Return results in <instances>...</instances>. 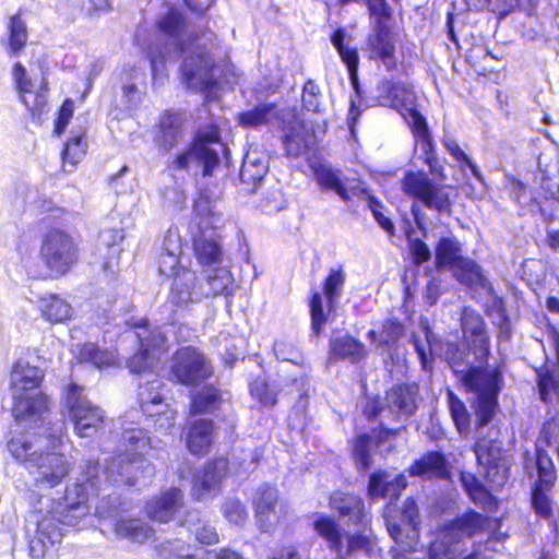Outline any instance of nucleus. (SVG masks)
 Masks as SVG:
<instances>
[{"mask_svg":"<svg viewBox=\"0 0 559 559\" xmlns=\"http://www.w3.org/2000/svg\"><path fill=\"white\" fill-rule=\"evenodd\" d=\"M98 460H91L83 469V479L66 486L63 495L53 501L43 514L29 540V555L33 559H58L62 532L60 525L74 526L87 516L90 501L99 495Z\"/></svg>","mask_w":559,"mask_h":559,"instance_id":"obj_1","label":"nucleus"},{"mask_svg":"<svg viewBox=\"0 0 559 559\" xmlns=\"http://www.w3.org/2000/svg\"><path fill=\"white\" fill-rule=\"evenodd\" d=\"M80 237L61 227H51L40 238L38 258L46 273L33 270V276L40 280L59 278L67 275L80 260ZM32 272V266H29Z\"/></svg>","mask_w":559,"mask_h":559,"instance_id":"obj_2","label":"nucleus"},{"mask_svg":"<svg viewBox=\"0 0 559 559\" xmlns=\"http://www.w3.org/2000/svg\"><path fill=\"white\" fill-rule=\"evenodd\" d=\"M221 295H231L227 276L221 275L219 271L214 269L204 277H200L197 271L188 266L180 269L179 273L173 276L167 301L175 309H185L200 300Z\"/></svg>","mask_w":559,"mask_h":559,"instance_id":"obj_3","label":"nucleus"},{"mask_svg":"<svg viewBox=\"0 0 559 559\" xmlns=\"http://www.w3.org/2000/svg\"><path fill=\"white\" fill-rule=\"evenodd\" d=\"M460 381L466 392L477 395L476 428L488 425L493 419L499 406L498 395L503 382L501 370L471 366L462 373Z\"/></svg>","mask_w":559,"mask_h":559,"instance_id":"obj_4","label":"nucleus"},{"mask_svg":"<svg viewBox=\"0 0 559 559\" xmlns=\"http://www.w3.org/2000/svg\"><path fill=\"white\" fill-rule=\"evenodd\" d=\"M346 284L343 266L330 269L321 282V290L311 289L308 296L311 335L319 337L325 325L334 321Z\"/></svg>","mask_w":559,"mask_h":559,"instance_id":"obj_5","label":"nucleus"},{"mask_svg":"<svg viewBox=\"0 0 559 559\" xmlns=\"http://www.w3.org/2000/svg\"><path fill=\"white\" fill-rule=\"evenodd\" d=\"M488 524V516L472 509L445 522L429 544L428 559H455L454 546L483 533Z\"/></svg>","mask_w":559,"mask_h":559,"instance_id":"obj_6","label":"nucleus"},{"mask_svg":"<svg viewBox=\"0 0 559 559\" xmlns=\"http://www.w3.org/2000/svg\"><path fill=\"white\" fill-rule=\"evenodd\" d=\"M401 190L414 203L438 214H450L453 200L450 186L439 183L423 169L406 170L400 181Z\"/></svg>","mask_w":559,"mask_h":559,"instance_id":"obj_7","label":"nucleus"},{"mask_svg":"<svg viewBox=\"0 0 559 559\" xmlns=\"http://www.w3.org/2000/svg\"><path fill=\"white\" fill-rule=\"evenodd\" d=\"M64 431L61 429L58 433L48 436L50 448L39 450L38 454L27 465L29 474H35L33 485L39 490L52 489L69 476L71 472V463L66 454L56 449L63 443Z\"/></svg>","mask_w":559,"mask_h":559,"instance_id":"obj_8","label":"nucleus"},{"mask_svg":"<svg viewBox=\"0 0 559 559\" xmlns=\"http://www.w3.org/2000/svg\"><path fill=\"white\" fill-rule=\"evenodd\" d=\"M534 466L536 478L531 487V508L537 519L549 521L555 516L554 489L558 480L557 469L548 452L539 447L534 452Z\"/></svg>","mask_w":559,"mask_h":559,"instance_id":"obj_9","label":"nucleus"},{"mask_svg":"<svg viewBox=\"0 0 559 559\" xmlns=\"http://www.w3.org/2000/svg\"><path fill=\"white\" fill-rule=\"evenodd\" d=\"M476 463L483 467V477L493 490L501 489L509 480L511 461L502 440L478 436L472 445Z\"/></svg>","mask_w":559,"mask_h":559,"instance_id":"obj_10","label":"nucleus"},{"mask_svg":"<svg viewBox=\"0 0 559 559\" xmlns=\"http://www.w3.org/2000/svg\"><path fill=\"white\" fill-rule=\"evenodd\" d=\"M214 374L215 368L211 358L200 347L186 345L173 353L169 378L174 383L197 386Z\"/></svg>","mask_w":559,"mask_h":559,"instance_id":"obj_11","label":"nucleus"},{"mask_svg":"<svg viewBox=\"0 0 559 559\" xmlns=\"http://www.w3.org/2000/svg\"><path fill=\"white\" fill-rule=\"evenodd\" d=\"M132 328L144 329L138 333V349L128 358L127 367L133 373H142L153 368L169 350L165 332L157 326H150L147 318H141L131 323Z\"/></svg>","mask_w":559,"mask_h":559,"instance_id":"obj_12","label":"nucleus"},{"mask_svg":"<svg viewBox=\"0 0 559 559\" xmlns=\"http://www.w3.org/2000/svg\"><path fill=\"white\" fill-rule=\"evenodd\" d=\"M83 392L84 388L74 382L69 383L63 392V402L73 421L74 431L81 438L96 433L106 421L105 412L87 400Z\"/></svg>","mask_w":559,"mask_h":559,"instance_id":"obj_13","label":"nucleus"},{"mask_svg":"<svg viewBox=\"0 0 559 559\" xmlns=\"http://www.w3.org/2000/svg\"><path fill=\"white\" fill-rule=\"evenodd\" d=\"M215 69L216 61L212 51L204 46L198 47L182 59L179 67L180 81L186 87L204 93L206 100H210L219 86L214 75Z\"/></svg>","mask_w":559,"mask_h":559,"instance_id":"obj_14","label":"nucleus"},{"mask_svg":"<svg viewBox=\"0 0 559 559\" xmlns=\"http://www.w3.org/2000/svg\"><path fill=\"white\" fill-rule=\"evenodd\" d=\"M12 75L19 100L25 106L32 120L40 123L43 116L48 112V80L41 78L39 85L35 88L33 80L21 62L13 64Z\"/></svg>","mask_w":559,"mask_h":559,"instance_id":"obj_15","label":"nucleus"},{"mask_svg":"<svg viewBox=\"0 0 559 559\" xmlns=\"http://www.w3.org/2000/svg\"><path fill=\"white\" fill-rule=\"evenodd\" d=\"M251 506L260 533H274L281 519L287 514V506L281 502L277 487L270 483H263L255 488Z\"/></svg>","mask_w":559,"mask_h":559,"instance_id":"obj_16","label":"nucleus"},{"mask_svg":"<svg viewBox=\"0 0 559 559\" xmlns=\"http://www.w3.org/2000/svg\"><path fill=\"white\" fill-rule=\"evenodd\" d=\"M461 330L463 342L475 360L487 364L490 357L491 344L487 323L484 317L471 307H464L461 312Z\"/></svg>","mask_w":559,"mask_h":559,"instance_id":"obj_17","label":"nucleus"},{"mask_svg":"<svg viewBox=\"0 0 559 559\" xmlns=\"http://www.w3.org/2000/svg\"><path fill=\"white\" fill-rule=\"evenodd\" d=\"M400 114L406 121L416 142L420 144V148L424 155L423 160L424 164L428 166L429 173L431 175L437 174L441 180H444V168L438 163L435 140L426 117L415 106L406 107Z\"/></svg>","mask_w":559,"mask_h":559,"instance_id":"obj_18","label":"nucleus"},{"mask_svg":"<svg viewBox=\"0 0 559 559\" xmlns=\"http://www.w3.org/2000/svg\"><path fill=\"white\" fill-rule=\"evenodd\" d=\"M229 461L225 455L213 456L205 461L194 474L191 483V496L201 501L212 491H218L222 480L228 475Z\"/></svg>","mask_w":559,"mask_h":559,"instance_id":"obj_19","label":"nucleus"},{"mask_svg":"<svg viewBox=\"0 0 559 559\" xmlns=\"http://www.w3.org/2000/svg\"><path fill=\"white\" fill-rule=\"evenodd\" d=\"M217 429L214 419L209 417L187 421L183 435L187 451L195 457L206 456L215 443Z\"/></svg>","mask_w":559,"mask_h":559,"instance_id":"obj_20","label":"nucleus"},{"mask_svg":"<svg viewBox=\"0 0 559 559\" xmlns=\"http://www.w3.org/2000/svg\"><path fill=\"white\" fill-rule=\"evenodd\" d=\"M367 58L381 62L388 72L397 70L396 45L394 32L389 28H371L365 40Z\"/></svg>","mask_w":559,"mask_h":559,"instance_id":"obj_21","label":"nucleus"},{"mask_svg":"<svg viewBox=\"0 0 559 559\" xmlns=\"http://www.w3.org/2000/svg\"><path fill=\"white\" fill-rule=\"evenodd\" d=\"M185 115L178 109H164L158 115L153 134L155 146L164 154L169 153L182 139Z\"/></svg>","mask_w":559,"mask_h":559,"instance_id":"obj_22","label":"nucleus"},{"mask_svg":"<svg viewBox=\"0 0 559 559\" xmlns=\"http://www.w3.org/2000/svg\"><path fill=\"white\" fill-rule=\"evenodd\" d=\"M407 473L426 480H447L451 478V465L442 451L430 450L415 459Z\"/></svg>","mask_w":559,"mask_h":559,"instance_id":"obj_23","label":"nucleus"},{"mask_svg":"<svg viewBox=\"0 0 559 559\" xmlns=\"http://www.w3.org/2000/svg\"><path fill=\"white\" fill-rule=\"evenodd\" d=\"M159 386L160 383L155 386L154 382H147L140 386L138 392L139 405L141 411L147 417L157 416L155 421L156 426H164L163 424H158L159 417L163 415L166 419L165 427L170 428L175 425L178 413L176 409L171 408L168 404L165 403L163 394L157 390Z\"/></svg>","mask_w":559,"mask_h":559,"instance_id":"obj_24","label":"nucleus"},{"mask_svg":"<svg viewBox=\"0 0 559 559\" xmlns=\"http://www.w3.org/2000/svg\"><path fill=\"white\" fill-rule=\"evenodd\" d=\"M191 548L186 540L175 538L162 543L159 552L165 559H245L240 552L227 546L206 549L200 558L192 554Z\"/></svg>","mask_w":559,"mask_h":559,"instance_id":"obj_25","label":"nucleus"},{"mask_svg":"<svg viewBox=\"0 0 559 559\" xmlns=\"http://www.w3.org/2000/svg\"><path fill=\"white\" fill-rule=\"evenodd\" d=\"M331 510L340 518L347 519L348 523L365 525L367 511L364 499L355 493L344 490H334L329 496Z\"/></svg>","mask_w":559,"mask_h":559,"instance_id":"obj_26","label":"nucleus"},{"mask_svg":"<svg viewBox=\"0 0 559 559\" xmlns=\"http://www.w3.org/2000/svg\"><path fill=\"white\" fill-rule=\"evenodd\" d=\"M419 388L415 382L395 383L385 391V408L394 414V419L396 420L402 416L411 417L417 409L416 400Z\"/></svg>","mask_w":559,"mask_h":559,"instance_id":"obj_27","label":"nucleus"},{"mask_svg":"<svg viewBox=\"0 0 559 559\" xmlns=\"http://www.w3.org/2000/svg\"><path fill=\"white\" fill-rule=\"evenodd\" d=\"M183 504V491L178 487H169L146 502V512L151 520L167 523L175 519Z\"/></svg>","mask_w":559,"mask_h":559,"instance_id":"obj_28","label":"nucleus"},{"mask_svg":"<svg viewBox=\"0 0 559 559\" xmlns=\"http://www.w3.org/2000/svg\"><path fill=\"white\" fill-rule=\"evenodd\" d=\"M152 449V439L147 432L139 427L127 428L119 438V456L122 462L140 463Z\"/></svg>","mask_w":559,"mask_h":559,"instance_id":"obj_29","label":"nucleus"},{"mask_svg":"<svg viewBox=\"0 0 559 559\" xmlns=\"http://www.w3.org/2000/svg\"><path fill=\"white\" fill-rule=\"evenodd\" d=\"M369 356L366 345L349 333L333 337L329 343V360L332 362L348 361L358 365Z\"/></svg>","mask_w":559,"mask_h":559,"instance_id":"obj_30","label":"nucleus"},{"mask_svg":"<svg viewBox=\"0 0 559 559\" xmlns=\"http://www.w3.org/2000/svg\"><path fill=\"white\" fill-rule=\"evenodd\" d=\"M50 397L43 391L20 392L12 395V414L16 420L40 417L50 409Z\"/></svg>","mask_w":559,"mask_h":559,"instance_id":"obj_31","label":"nucleus"},{"mask_svg":"<svg viewBox=\"0 0 559 559\" xmlns=\"http://www.w3.org/2000/svg\"><path fill=\"white\" fill-rule=\"evenodd\" d=\"M191 248L198 264L202 267L223 261L224 250L219 235L207 236L203 230H199L191 237Z\"/></svg>","mask_w":559,"mask_h":559,"instance_id":"obj_32","label":"nucleus"},{"mask_svg":"<svg viewBox=\"0 0 559 559\" xmlns=\"http://www.w3.org/2000/svg\"><path fill=\"white\" fill-rule=\"evenodd\" d=\"M10 376V386L14 390V393L39 389L45 379V372L41 368L31 365L23 358H19L13 362Z\"/></svg>","mask_w":559,"mask_h":559,"instance_id":"obj_33","label":"nucleus"},{"mask_svg":"<svg viewBox=\"0 0 559 559\" xmlns=\"http://www.w3.org/2000/svg\"><path fill=\"white\" fill-rule=\"evenodd\" d=\"M223 390L214 383H204L189 397V414L202 416L217 413L223 404Z\"/></svg>","mask_w":559,"mask_h":559,"instance_id":"obj_34","label":"nucleus"},{"mask_svg":"<svg viewBox=\"0 0 559 559\" xmlns=\"http://www.w3.org/2000/svg\"><path fill=\"white\" fill-rule=\"evenodd\" d=\"M187 25L185 13L176 7H170L156 19L154 27L163 37L176 41L178 49L183 51L186 46L180 39L186 34Z\"/></svg>","mask_w":559,"mask_h":559,"instance_id":"obj_35","label":"nucleus"},{"mask_svg":"<svg viewBox=\"0 0 559 559\" xmlns=\"http://www.w3.org/2000/svg\"><path fill=\"white\" fill-rule=\"evenodd\" d=\"M402 518L403 521L411 527L413 532L414 543H405L403 539V530L397 523H390L388 525V531L390 536L394 539V542L401 545L404 551H413L415 550V546L417 539L419 537V510L416 504V501L413 498L405 499L402 509Z\"/></svg>","mask_w":559,"mask_h":559,"instance_id":"obj_36","label":"nucleus"},{"mask_svg":"<svg viewBox=\"0 0 559 559\" xmlns=\"http://www.w3.org/2000/svg\"><path fill=\"white\" fill-rule=\"evenodd\" d=\"M23 14L24 10L20 8L7 22V37L3 44L10 57L20 56L27 46L28 28Z\"/></svg>","mask_w":559,"mask_h":559,"instance_id":"obj_37","label":"nucleus"},{"mask_svg":"<svg viewBox=\"0 0 559 559\" xmlns=\"http://www.w3.org/2000/svg\"><path fill=\"white\" fill-rule=\"evenodd\" d=\"M312 526L316 534L325 542L329 549L341 557L346 533L340 523L328 514H320L313 521Z\"/></svg>","mask_w":559,"mask_h":559,"instance_id":"obj_38","label":"nucleus"},{"mask_svg":"<svg viewBox=\"0 0 559 559\" xmlns=\"http://www.w3.org/2000/svg\"><path fill=\"white\" fill-rule=\"evenodd\" d=\"M282 129L284 131L282 144L285 150V155L294 158L301 156L308 150L304 121L298 118H293L288 122H285Z\"/></svg>","mask_w":559,"mask_h":559,"instance_id":"obj_39","label":"nucleus"},{"mask_svg":"<svg viewBox=\"0 0 559 559\" xmlns=\"http://www.w3.org/2000/svg\"><path fill=\"white\" fill-rule=\"evenodd\" d=\"M377 90V99L380 105L393 108L399 112L407 107L406 100L411 94V91L404 83L385 79L378 84Z\"/></svg>","mask_w":559,"mask_h":559,"instance_id":"obj_40","label":"nucleus"},{"mask_svg":"<svg viewBox=\"0 0 559 559\" xmlns=\"http://www.w3.org/2000/svg\"><path fill=\"white\" fill-rule=\"evenodd\" d=\"M450 272L461 285L468 288H485L488 284L481 267L473 259L464 255L451 267Z\"/></svg>","mask_w":559,"mask_h":559,"instance_id":"obj_41","label":"nucleus"},{"mask_svg":"<svg viewBox=\"0 0 559 559\" xmlns=\"http://www.w3.org/2000/svg\"><path fill=\"white\" fill-rule=\"evenodd\" d=\"M460 241L451 237H440L435 246V266L438 271H450L463 257Z\"/></svg>","mask_w":559,"mask_h":559,"instance_id":"obj_42","label":"nucleus"},{"mask_svg":"<svg viewBox=\"0 0 559 559\" xmlns=\"http://www.w3.org/2000/svg\"><path fill=\"white\" fill-rule=\"evenodd\" d=\"M39 310L43 318L50 323L70 320L73 314L71 305L58 294H49L39 298Z\"/></svg>","mask_w":559,"mask_h":559,"instance_id":"obj_43","label":"nucleus"},{"mask_svg":"<svg viewBox=\"0 0 559 559\" xmlns=\"http://www.w3.org/2000/svg\"><path fill=\"white\" fill-rule=\"evenodd\" d=\"M313 174L322 190L334 191L344 202L350 201V194L337 170L324 165H317L313 167Z\"/></svg>","mask_w":559,"mask_h":559,"instance_id":"obj_44","label":"nucleus"},{"mask_svg":"<svg viewBox=\"0 0 559 559\" xmlns=\"http://www.w3.org/2000/svg\"><path fill=\"white\" fill-rule=\"evenodd\" d=\"M117 536L134 543H142L152 537L153 530L140 519H119L114 525Z\"/></svg>","mask_w":559,"mask_h":559,"instance_id":"obj_45","label":"nucleus"},{"mask_svg":"<svg viewBox=\"0 0 559 559\" xmlns=\"http://www.w3.org/2000/svg\"><path fill=\"white\" fill-rule=\"evenodd\" d=\"M371 444L372 438L367 432L358 433L352 441L350 454L359 473L367 472L373 464Z\"/></svg>","mask_w":559,"mask_h":559,"instance_id":"obj_46","label":"nucleus"},{"mask_svg":"<svg viewBox=\"0 0 559 559\" xmlns=\"http://www.w3.org/2000/svg\"><path fill=\"white\" fill-rule=\"evenodd\" d=\"M484 313L489 318L498 317V321L495 322L498 329V338L509 341L512 335V326L504 299L495 295L491 302L484 308Z\"/></svg>","mask_w":559,"mask_h":559,"instance_id":"obj_47","label":"nucleus"},{"mask_svg":"<svg viewBox=\"0 0 559 559\" xmlns=\"http://www.w3.org/2000/svg\"><path fill=\"white\" fill-rule=\"evenodd\" d=\"M385 476L383 471L374 472L369 476L368 496L370 498H385L390 496L391 489L399 495L406 487L402 476L396 477L393 481H386Z\"/></svg>","mask_w":559,"mask_h":559,"instance_id":"obj_48","label":"nucleus"},{"mask_svg":"<svg viewBox=\"0 0 559 559\" xmlns=\"http://www.w3.org/2000/svg\"><path fill=\"white\" fill-rule=\"evenodd\" d=\"M280 390L265 378L257 377L249 382V394L261 407L271 409L276 406Z\"/></svg>","mask_w":559,"mask_h":559,"instance_id":"obj_49","label":"nucleus"},{"mask_svg":"<svg viewBox=\"0 0 559 559\" xmlns=\"http://www.w3.org/2000/svg\"><path fill=\"white\" fill-rule=\"evenodd\" d=\"M76 359L82 364H91L97 368L109 367L112 365V357L107 349H103L98 344L85 342L78 346Z\"/></svg>","mask_w":559,"mask_h":559,"instance_id":"obj_50","label":"nucleus"},{"mask_svg":"<svg viewBox=\"0 0 559 559\" xmlns=\"http://www.w3.org/2000/svg\"><path fill=\"white\" fill-rule=\"evenodd\" d=\"M7 448L11 455L16 461L24 464L26 468L27 465L32 464L33 459L39 452L34 449V443L29 437L23 432L12 436L7 442Z\"/></svg>","mask_w":559,"mask_h":559,"instance_id":"obj_51","label":"nucleus"},{"mask_svg":"<svg viewBox=\"0 0 559 559\" xmlns=\"http://www.w3.org/2000/svg\"><path fill=\"white\" fill-rule=\"evenodd\" d=\"M87 153V136L86 130H80L78 133L72 134L63 144L61 151V158L63 163L72 165L79 164Z\"/></svg>","mask_w":559,"mask_h":559,"instance_id":"obj_52","label":"nucleus"},{"mask_svg":"<svg viewBox=\"0 0 559 559\" xmlns=\"http://www.w3.org/2000/svg\"><path fill=\"white\" fill-rule=\"evenodd\" d=\"M346 33L344 28L335 29L331 35V43L336 49L341 60L347 68L348 72H358L359 56L358 50L355 47L345 45Z\"/></svg>","mask_w":559,"mask_h":559,"instance_id":"obj_53","label":"nucleus"},{"mask_svg":"<svg viewBox=\"0 0 559 559\" xmlns=\"http://www.w3.org/2000/svg\"><path fill=\"white\" fill-rule=\"evenodd\" d=\"M372 20L371 28H389L393 20V9L386 0H364Z\"/></svg>","mask_w":559,"mask_h":559,"instance_id":"obj_54","label":"nucleus"},{"mask_svg":"<svg viewBox=\"0 0 559 559\" xmlns=\"http://www.w3.org/2000/svg\"><path fill=\"white\" fill-rule=\"evenodd\" d=\"M274 104H262L238 115V124L242 128H259L270 122V115L274 111Z\"/></svg>","mask_w":559,"mask_h":559,"instance_id":"obj_55","label":"nucleus"},{"mask_svg":"<svg viewBox=\"0 0 559 559\" xmlns=\"http://www.w3.org/2000/svg\"><path fill=\"white\" fill-rule=\"evenodd\" d=\"M448 407L456 430L464 433L469 429L471 416L464 402L451 390L448 391Z\"/></svg>","mask_w":559,"mask_h":559,"instance_id":"obj_56","label":"nucleus"},{"mask_svg":"<svg viewBox=\"0 0 559 559\" xmlns=\"http://www.w3.org/2000/svg\"><path fill=\"white\" fill-rule=\"evenodd\" d=\"M442 145L448 153L453 157L462 170L469 169L471 174L478 181H483V175L478 166L468 157V155L462 150L460 144L453 139H442Z\"/></svg>","mask_w":559,"mask_h":559,"instance_id":"obj_57","label":"nucleus"},{"mask_svg":"<svg viewBox=\"0 0 559 559\" xmlns=\"http://www.w3.org/2000/svg\"><path fill=\"white\" fill-rule=\"evenodd\" d=\"M156 266L158 274L163 277L173 278L179 273L180 269H187V265L181 264L179 254H176L168 249H164L157 253Z\"/></svg>","mask_w":559,"mask_h":559,"instance_id":"obj_58","label":"nucleus"},{"mask_svg":"<svg viewBox=\"0 0 559 559\" xmlns=\"http://www.w3.org/2000/svg\"><path fill=\"white\" fill-rule=\"evenodd\" d=\"M190 532L195 542L202 546H213L221 540L216 527L206 520L198 519L191 523Z\"/></svg>","mask_w":559,"mask_h":559,"instance_id":"obj_59","label":"nucleus"},{"mask_svg":"<svg viewBox=\"0 0 559 559\" xmlns=\"http://www.w3.org/2000/svg\"><path fill=\"white\" fill-rule=\"evenodd\" d=\"M462 486L468 497L475 502L486 504L493 501V497L474 474L462 475Z\"/></svg>","mask_w":559,"mask_h":559,"instance_id":"obj_60","label":"nucleus"},{"mask_svg":"<svg viewBox=\"0 0 559 559\" xmlns=\"http://www.w3.org/2000/svg\"><path fill=\"white\" fill-rule=\"evenodd\" d=\"M404 334V325L397 319H386L382 322V338L378 342L379 348H393Z\"/></svg>","mask_w":559,"mask_h":559,"instance_id":"obj_61","label":"nucleus"},{"mask_svg":"<svg viewBox=\"0 0 559 559\" xmlns=\"http://www.w3.org/2000/svg\"><path fill=\"white\" fill-rule=\"evenodd\" d=\"M221 142V128L216 122H209L200 126L192 140L191 147L209 146V144Z\"/></svg>","mask_w":559,"mask_h":559,"instance_id":"obj_62","label":"nucleus"},{"mask_svg":"<svg viewBox=\"0 0 559 559\" xmlns=\"http://www.w3.org/2000/svg\"><path fill=\"white\" fill-rule=\"evenodd\" d=\"M168 47L165 43L148 44L145 55L151 66L152 76L155 78L160 69H164L168 58Z\"/></svg>","mask_w":559,"mask_h":559,"instance_id":"obj_63","label":"nucleus"},{"mask_svg":"<svg viewBox=\"0 0 559 559\" xmlns=\"http://www.w3.org/2000/svg\"><path fill=\"white\" fill-rule=\"evenodd\" d=\"M537 385L540 400L548 403L551 400L550 395L559 391V379L555 376L552 370H540L537 372Z\"/></svg>","mask_w":559,"mask_h":559,"instance_id":"obj_64","label":"nucleus"}]
</instances>
